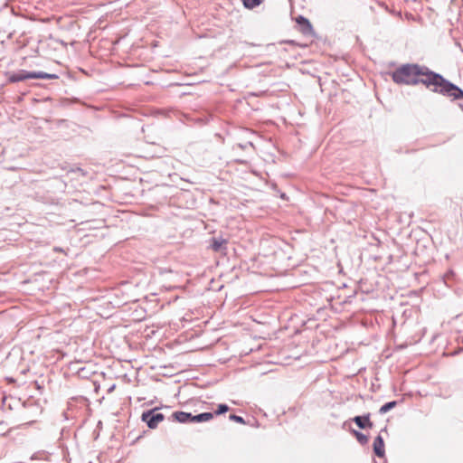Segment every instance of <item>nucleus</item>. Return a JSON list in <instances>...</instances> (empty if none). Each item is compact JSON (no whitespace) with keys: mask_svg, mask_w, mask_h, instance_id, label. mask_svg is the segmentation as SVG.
Instances as JSON below:
<instances>
[{"mask_svg":"<svg viewBox=\"0 0 463 463\" xmlns=\"http://www.w3.org/2000/svg\"><path fill=\"white\" fill-rule=\"evenodd\" d=\"M229 410H230V408L227 404L221 403L218 405V408L215 411V412L213 413V415L214 414H216V415L223 414V413L227 412Z\"/></svg>","mask_w":463,"mask_h":463,"instance_id":"16","label":"nucleus"},{"mask_svg":"<svg viewBox=\"0 0 463 463\" xmlns=\"http://www.w3.org/2000/svg\"><path fill=\"white\" fill-rule=\"evenodd\" d=\"M426 66L418 63H405L394 70L391 76L399 85L415 86L420 83Z\"/></svg>","mask_w":463,"mask_h":463,"instance_id":"2","label":"nucleus"},{"mask_svg":"<svg viewBox=\"0 0 463 463\" xmlns=\"http://www.w3.org/2000/svg\"><path fill=\"white\" fill-rule=\"evenodd\" d=\"M33 79V71H28L26 70H19L17 71L12 72L8 75L7 80L11 83H16L19 81H23L25 80Z\"/></svg>","mask_w":463,"mask_h":463,"instance_id":"5","label":"nucleus"},{"mask_svg":"<svg viewBox=\"0 0 463 463\" xmlns=\"http://www.w3.org/2000/svg\"><path fill=\"white\" fill-rule=\"evenodd\" d=\"M370 413H366L364 415H358L352 419V420L357 425L358 428L364 430V429H372L373 424L370 420Z\"/></svg>","mask_w":463,"mask_h":463,"instance_id":"7","label":"nucleus"},{"mask_svg":"<svg viewBox=\"0 0 463 463\" xmlns=\"http://www.w3.org/2000/svg\"><path fill=\"white\" fill-rule=\"evenodd\" d=\"M263 0H242V5L246 9H253L262 4Z\"/></svg>","mask_w":463,"mask_h":463,"instance_id":"14","label":"nucleus"},{"mask_svg":"<svg viewBox=\"0 0 463 463\" xmlns=\"http://www.w3.org/2000/svg\"><path fill=\"white\" fill-rule=\"evenodd\" d=\"M213 418V412H203L197 415H193V422H203L211 420Z\"/></svg>","mask_w":463,"mask_h":463,"instance_id":"11","label":"nucleus"},{"mask_svg":"<svg viewBox=\"0 0 463 463\" xmlns=\"http://www.w3.org/2000/svg\"><path fill=\"white\" fill-rule=\"evenodd\" d=\"M229 419L237 423L245 424V420L241 416L236 414H230Z\"/></svg>","mask_w":463,"mask_h":463,"instance_id":"17","label":"nucleus"},{"mask_svg":"<svg viewBox=\"0 0 463 463\" xmlns=\"http://www.w3.org/2000/svg\"><path fill=\"white\" fill-rule=\"evenodd\" d=\"M94 373V372H92L90 369L83 366V367H80L77 370V374L80 378H82V379H88L90 378L92 374Z\"/></svg>","mask_w":463,"mask_h":463,"instance_id":"13","label":"nucleus"},{"mask_svg":"<svg viewBox=\"0 0 463 463\" xmlns=\"http://www.w3.org/2000/svg\"><path fill=\"white\" fill-rule=\"evenodd\" d=\"M373 447V452L377 457H379V458L384 457V455H385L384 441L381 435H378L374 439Z\"/></svg>","mask_w":463,"mask_h":463,"instance_id":"8","label":"nucleus"},{"mask_svg":"<svg viewBox=\"0 0 463 463\" xmlns=\"http://www.w3.org/2000/svg\"><path fill=\"white\" fill-rule=\"evenodd\" d=\"M164 419L165 415L159 412L158 408L146 411L141 415L142 421L146 422L149 429H156Z\"/></svg>","mask_w":463,"mask_h":463,"instance_id":"3","label":"nucleus"},{"mask_svg":"<svg viewBox=\"0 0 463 463\" xmlns=\"http://www.w3.org/2000/svg\"><path fill=\"white\" fill-rule=\"evenodd\" d=\"M172 418L180 423L193 422V414L191 412L175 411L172 414Z\"/></svg>","mask_w":463,"mask_h":463,"instance_id":"9","label":"nucleus"},{"mask_svg":"<svg viewBox=\"0 0 463 463\" xmlns=\"http://www.w3.org/2000/svg\"><path fill=\"white\" fill-rule=\"evenodd\" d=\"M397 402L396 401H392V402H388L386 403H384L380 409H379V413L380 414H385L386 412H388L389 411H391L392 409H393L396 405H397Z\"/></svg>","mask_w":463,"mask_h":463,"instance_id":"15","label":"nucleus"},{"mask_svg":"<svg viewBox=\"0 0 463 463\" xmlns=\"http://www.w3.org/2000/svg\"><path fill=\"white\" fill-rule=\"evenodd\" d=\"M296 22L299 27V31L304 35H310L313 33V26L309 20L303 15H298L296 19Z\"/></svg>","mask_w":463,"mask_h":463,"instance_id":"6","label":"nucleus"},{"mask_svg":"<svg viewBox=\"0 0 463 463\" xmlns=\"http://www.w3.org/2000/svg\"><path fill=\"white\" fill-rule=\"evenodd\" d=\"M463 351V346L462 347H459L458 350L454 351L451 355H455V354H459L460 352Z\"/></svg>","mask_w":463,"mask_h":463,"instance_id":"20","label":"nucleus"},{"mask_svg":"<svg viewBox=\"0 0 463 463\" xmlns=\"http://www.w3.org/2000/svg\"><path fill=\"white\" fill-rule=\"evenodd\" d=\"M59 76L55 73H47L44 71H33V79L56 80Z\"/></svg>","mask_w":463,"mask_h":463,"instance_id":"10","label":"nucleus"},{"mask_svg":"<svg viewBox=\"0 0 463 463\" xmlns=\"http://www.w3.org/2000/svg\"><path fill=\"white\" fill-rule=\"evenodd\" d=\"M11 430L10 428H7V425L5 421H0V435H5L7 433H9V431Z\"/></svg>","mask_w":463,"mask_h":463,"instance_id":"18","label":"nucleus"},{"mask_svg":"<svg viewBox=\"0 0 463 463\" xmlns=\"http://www.w3.org/2000/svg\"><path fill=\"white\" fill-rule=\"evenodd\" d=\"M351 433L356 438L357 441L361 445H365L368 443V440H369L368 436L364 434L363 432L352 429Z\"/></svg>","mask_w":463,"mask_h":463,"instance_id":"12","label":"nucleus"},{"mask_svg":"<svg viewBox=\"0 0 463 463\" xmlns=\"http://www.w3.org/2000/svg\"><path fill=\"white\" fill-rule=\"evenodd\" d=\"M424 70L420 84H423L428 90L447 98H458L463 96V90L458 85L450 82L441 74L431 71L427 66Z\"/></svg>","mask_w":463,"mask_h":463,"instance_id":"1","label":"nucleus"},{"mask_svg":"<svg viewBox=\"0 0 463 463\" xmlns=\"http://www.w3.org/2000/svg\"><path fill=\"white\" fill-rule=\"evenodd\" d=\"M237 146L238 148H240V149L244 150V149H246L248 146H251V147H253V144H252L251 142H247V143H245V144H237V146Z\"/></svg>","mask_w":463,"mask_h":463,"instance_id":"19","label":"nucleus"},{"mask_svg":"<svg viewBox=\"0 0 463 463\" xmlns=\"http://www.w3.org/2000/svg\"><path fill=\"white\" fill-rule=\"evenodd\" d=\"M209 248L214 252L225 255L228 250V240L222 236H214L209 240Z\"/></svg>","mask_w":463,"mask_h":463,"instance_id":"4","label":"nucleus"}]
</instances>
